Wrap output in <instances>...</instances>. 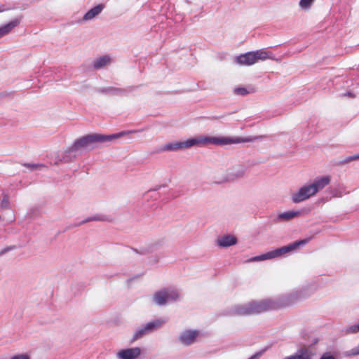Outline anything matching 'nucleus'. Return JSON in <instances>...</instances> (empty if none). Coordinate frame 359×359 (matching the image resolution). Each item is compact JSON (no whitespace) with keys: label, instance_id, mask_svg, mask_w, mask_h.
<instances>
[{"label":"nucleus","instance_id":"31","mask_svg":"<svg viewBox=\"0 0 359 359\" xmlns=\"http://www.w3.org/2000/svg\"><path fill=\"white\" fill-rule=\"evenodd\" d=\"M102 90H120L119 88H103Z\"/></svg>","mask_w":359,"mask_h":359},{"label":"nucleus","instance_id":"34","mask_svg":"<svg viewBox=\"0 0 359 359\" xmlns=\"http://www.w3.org/2000/svg\"><path fill=\"white\" fill-rule=\"evenodd\" d=\"M4 10L3 9H0V12H2Z\"/></svg>","mask_w":359,"mask_h":359},{"label":"nucleus","instance_id":"27","mask_svg":"<svg viewBox=\"0 0 359 359\" xmlns=\"http://www.w3.org/2000/svg\"><path fill=\"white\" fill-rule=\"evenodd\" d=\"M11 359H29L26 355H18L12 357Z\"/></svg>","mask_w":359,"mask_h":359},{"label":"nucleus","instance_id":"13","mask_svg":"<svg viewBox=\"0 0 359 359\" xmlns=\"http://www.w3.org/2000/svg\"><path fill=\"white\" fill-rule=\"evenodd\" d=\"M237 243V238L233 235H225L217 240V245L222 248L232 246Z\"/></svg>","mask_w":359,"mask_h":359},{"label":"nucleus","instance_id":"1","mask_svg":"<svg viewBox=\"0 0 359 359\" xmlns=\"http://www.w3.org/2000/svg\"><path fill=\"white\" fill-rule=\"evenodd\" d=\"M311 292H306L304 290L296 291L283 296L277 300L267 299L260 302H252L245 305H238L235 307L233 313L239 316H247L285 307L290 305L299 299L309 296Z\"/></svg>","mask_w":359,"mask_h":359},{"label":"nucleus","instance_id":"25","mask_svg":"<svg viewBox=\"0 0 359 359\" xmlns=\"http://www.w3.org/2000/svg\"><path fill=\"white\" fill-rule=\"evenodd\" d=\"M0 205L2 208H6L8 205V199L6 196L4 197L2 201H1Z\"/></svg>","mask_w":359,"mask_h":359},{"label":"nucleus","instance_id":"14","mask_svg":"<svg viewBox=\"0 0 359 359\" xmlns=\"http://www.w3.org/2000/svg\"><path fill=\"white\" fill-rule=\"evenodd\" d=\"M104 6L103 4H100L93 8H90L89 11H88L85 15H83L82 18V21H88L90 20L93 18H94L95 16L99 15L102 10L104 9Z\"/></svg>","mask_w":359,"mask_h":359},{"label":"nucleus","instance_id":"12","mask_svg":"<svg viewBox=\"0 0 359 359\" xmlns=\"http://www.w3.org/2000/svg\"><path fill=\"white\" fill-rule=\"evenodd\" d=\"M21 17L16 18L9 22L0 27V38L9 34L15 27L18 26L20 23Z\"/></svg>","mask_w":359,"mask_h":359},{"label":"nucleus","instance_id":"18","mask_svg":"<svg viewBox=\"0 0 359 359\" xmlns=\"http://www.w3.org/2000/svg\"><path fill=\"white\" fill-rule=\"evenodd\" d=\"M284 359H311V354L307 349H302L299 351V353L290 355L289 357H286Z\"/></svg>","mask_w":359,"mask_h":359},{"label":"nucleus","instance_id":"28","mask_svg":"<svg viewBox=\"0 0 359 359\" xmlns=\"http://www.w3.org/2000/svg\"><path fill=\"white\" fill-rule=\"evenodd\" d=\"M262 355V352L256 353L255 354L252 355L249 359H258Z\"/></svg>","mask_w":359,"mask_h":359},{"label":"nucleus","instance_id":"19","mask_svg":"<svg viewBox=\"0 0 359 359\" xmlns=\"http://www.w3.org/2000/svg\"><path fill=\"white\" fill-rule=\"evenodd\" d=\"M315 0H300L299 5L302 9H309Z\"/></svg>","mask_w":359,"mask_h":359},{"label":"nucleus","instance_id":"29","mask_svg":"<svg viewBox=\"0 0 359 359\" xmlns=\"http://www.w3.org/2000/svg\"><path fill=\"white\" fill-rule=\"evenodd\" d=\"M236 92L237 95H242V96H245L249 93V91H244V90L236 91Z\"/></svg>","mask_w":359,"mask_h":359},{"label":"nucleus","instance_id":"10","mask_svg":"<svg viewBox=\"0 0 359 359\" xmlns=\"http://www.w3.org/2000/svg\"><path fill=\"white\" fill-rule=\"evenodd\" d=\"M142 355L140 347L123 348L116 353L117 359H140Z\"/></svg>","mask_w":359,"mask_h":359},{"label":"nucleus","instance_id":"2","mask_svg":"<svg viewBox=\"0 0 359 359\" xmlns=\"http://www.w3.org/2000/svg\"><path fill=\"white\" fill-rule=\"evenodd\" d=\"M264 137V135L243 137L218 136L211 137L206 135H197L190 138L191 147H203L208 145L225 146L245 142H252Z\"/></svg>","mask_w":359,"mask_h":359},{"label":"nucleus","instance_id":"33","mask_svg":"<svg viewBox=\"0 0 359 359\" xmlns=\"http://www.w3.org/2000/svg\"><path fill=\"white\" fill-rule=\"evenodd\" d=\"M36 165H29L28 167H30L32 168L36 167Z\"/></svg>","mask_w":359,"mask_h":359},{"label":"nucleus","instance_id":"15","mask_svg":"<svg viewBox=\"0 0 359 359\" xmlns=\"http://www.w3.org/2000/svg\"><path fill=\"white\" fill-rule=\"evenodd\" d=\"M111 57L109 55L101 56L93 62L95 69H100L110 63Z\"/></svg>","mask_w":359,"mask_h":359},{"label":"nucleus","instance_id":"26","mask_svg":"<svg viewBox=\"0 0 359 359\" xmlns=\"http://www.w3.org/2000/svg\"><path fill=\"white\" fill-rule=\"evenodd\" d=\"M320 359H336L334 356L329 353H324Z\"/></svg>","mask_w":359,"mask_h":359},{"label":"nucleus","instance_id":"11","mask_svg":"<svg viewBox=\"0 0 359 359\" xmlns=\"http://www.w3.org/2000/svg\"><path fill=\"white\" fill-rule=\"evenodd\" d=\"M200 332L196 330H186L179 335V341L184 346H190L197 341Z\"/></svg>","mask_w":359,"mask_h":359},{"label":"nucleus","instance_id":"22","mask_svg":"<svg viewBox=\"0 0 359 359\" xmlns=\"http://www.w3.org/2000/svg\"><path fill=\"white\" fill-rule=\"evenodd\" d=\"M348 356L358 355H359V344L355 348L348 351L346 353Z\"/></svg>","mask_w":359,"mask_h":359},{"label":"nucleus","instance_id":"9","mask_svg":"<svg viewBox=\"0 0 359 359\" xmlns=\"http://www.w3.org/2000/svg\"><path fill=\"white\" fill-rule=\"evenodd\" d=\"M166 320L163 318L155 319L145 324L144 325L139 327L133 334V341H137L142 338L143 336L154 332L155 330L162 327Z\"/></svg>","mask_w":359,"mask_h":359},{"label":"nucleus","instance_id":"32","mask_svg":"<svg viewBox=\"0 0 359 359\" xmlns=\"http://www.w3.org/2000/svg\"><path fill=\"white\" fill-rule=\"evenodd\" d=\"M234 90H246L245 88H243V87H238V88H236Z\"/></svg>","mask_w":359,"mask_h":359},{"label":"nucleus","instance_id":"23","mask_svg":"<svg viewBox=\"0 0 359 359\" xmlns=\"http://www.w3.org/2000/svg\"><path fill=\"white\" fill-rule=\"evenodd\" d=\"M341 97L345 99H353L356 97V95L353 92L347 91L346 93H344Z\"/></svg>","mask_w":359,"mask_h":359},{"label":"nucleus","instance_id":"4","mask_svg":"<svg viewBox=\"0 0 359 359\" xmlns=\"http://www.w3.org/2000/svg\"><path fill=\"white\" fill-rule=\"evenodd\" d=\"M331 181L329 175L316 178L311 182L301 187L291 194V200L294 203H299L316 196L319 191L327 187Z\"/></svg>","mask_w":359,"mask_h":359},{"label":"nucleus","instance_id":"5","mask_svg":"<svg viewBox=\"0 0 359 359\" xmlns=\"http://www.w3.org/2000/svg\"><path fill=\"white\" fill-rule=\"evenodd\" d=\"M247 170L248 166L245 164H235L227 169L224 175L221 176H215L214 182L215 184H220L236 182L245 177Z\"/></svg>","mask_w":359,"mask_h":359},{"label":"nucleus","instance_id":"21","mask_svg":"<svg viewBox=\"0 0 359 359\" xmlns=\"http://www.w3.org/2000/svg\"><path fill=\"white\" fill-rule=\"evenodd\" d=\"M358 159H359V154H355V155H353V156H349L345 158L341 161V163L342 164H348V163H351V161H356V160H358Z\"/></svg>","mask_w":359,"mask_h":359},{"label":"nucleus","instance_id":"3","mask_svg":"<svg viewBox=\"0 0 359 359\" xmlns=\"http://www.w3.org/2000/svg\"><path fill=\"white\" fill-rule=\"evenodd\" d=\"M134 130L122 131L111 135L98 133L90 134L76 140L71 148L66 153L74 152L83 149L94 148L99 143L113 142L126 135L133 133Z\"/></svg>","mask_w":359,"mask_h":359},{"label":"nucleus","instance_id":"30","mask_svg":"<svg viewBox=\"0 0 359 359\" xmlns=\"http://www.w3.org/2000/svg\"><path fill=\"white\" fill-rule=\"evenodd\" d=\"M99 219H100V218L95 217L89 218L86 221L89 222V221H93V220H99Z\"/></svg>","mask_w":359,"mask_h":359},{"label":"nucleus","instance_id":"7","mask_svg":"<svg viewBox=\"0 0 359 359\" xmlns=\"http://www.w3.org/2000/svg\"><path fill=\"white\" fill-rule=\"evenodd\" d=\"M269 58V53L264 49L250 51L241 54L234 58V61L241 66H250L259 60H265Z\"/></svg>","mask_w":359,"mask_h":359},{"label":"nucleus","instance_id":"17","mask_svg":"<svg viewBox=\"0 0 359 359\" xmlns=\"http://www.w3.org/2000/svg\"><path fill=\"white\" fill-rule=\"evenodd\" d=\"M161 151H181L180 141L172 142L165 144L161 148Z\"/></svg>","mask_w":359,"mask_h":359},{"label":"nucleus","instance_id":"24","mask_svg":"<svg viewBox=\"0 0 359 359\" xmlns=\"http://www.w3.org/2000/svg\"><path fill=\"white\" fill-rule=\"evenodd\" d=\"M359 331V324H355L353 325L350 326L348 328V332L350 333H355Z\"/></svg>","mask_w":359,"mask_h":359},{"label":"nucleus","instance_id":"20","mask_svg":"<svg viewBox=\"0 0 359 359\" xmlns=\"http://www.w3.org/2000/svg\"><path fill=\"white\" fill-rule=\"evenodd\" d=\"M180 144L181 151L188 149H190L191 147H192L190 138L182 140V141H180Z\"/></svg>","mask_w":359,"mask_h":359},{"label":"nucleus","instance_id":"6","mask_svg":"<svg viewBox=\"0 0 359 359\" xmlns=\"http://www.w3.org/2000/svg\"><path fill=\"white\" fill-rule=\"evenodd\" d=\"M308 240H301L299 241L294 242L287 246H283L280 248L276 249L273 251L266 252L259 256H256L252 257L250 261L255 262V261H263L266 259H271L275 257H280L287 253H290L296 249H297L299 246L304 245L307 243Z\"/></svg>","mask_w":359,"mask_h":359},{"label":"nucleus","instance_id":"8","mask_svg":"<svg viewBox=\"0 0 359 359\" xmlns=\"http://www.w3.org/2000/svg\"><path fill=\"white\" fill-rule=\"evenodd\" d=\"M180 297L176 289L165 288L156 292L153 295L154 302L158 306L176 301Z\"/></svg>","mask_w":359,"mask_h":359},{"label":"nucleus","instance_id":"16","mask_svg":"<svg viewBox=\"0 0 359 359\" xmlns=\"http://www.w3.org/2000/svg\"><path fill=\"white\" fill-rule=\"evenodd\" d=\"M301 215V212L299 211H287L282 213L278 214V219L280 221H288L292 219L295 217H299Z\"/></svg>","mask_w":359,"mask_h":359}]
</instances>
